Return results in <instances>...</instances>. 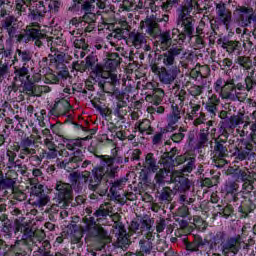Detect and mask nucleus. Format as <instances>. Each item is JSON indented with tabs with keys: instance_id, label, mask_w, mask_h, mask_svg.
Segmentation results:
<instances>
[{
	"instance_id": "obj_1",
	"label": "nucleus",
	"mask_w": 256,
	"mask_h": 256,
	"mask_svg": "<svg viewBox=\"0 0 256 256\" xmlns=\"http://www.w3.org/2000/svg\"><path fill=\"white\" fill-rule=\"evenodd\" d=\"M129 163V157L124 156H101V166L95 167L92 172L84 171L82 173L72 172L69 175L70 183L57 182L56 191L58 205L60 207H69V204L73 200V190L76 193H81L83 187L88 185L90 191L99 189V183L103 180V177H109V179H115V174L119 171V165H125Z\"/></svg>"
},
{
	"instance_id": "obj_2",
	"label": "nucleus",
	"mask_w": 256,
	"mask_h": 256,
	"mask_svg": "<svg viewBox=\"0 0 256 256\" xmlns=\"http://www.w3.org/2000/svg\"><path fill=\"white\" fill-rule=\"evenodd\" d=\"M1 31L8 34V41L16 43H31L35 41L36 47H43L42 39L47 38V34L41 32V29L26 28L24 32L17 34V18L9 15L1 21Z\"/></svg>"
},
{
	"instance_id": "obj_3",
	"label": "nucleus",
	"mask_w": 256,
	"mask_h": 256,
	"mask_svg": "<svg viewBox=\"0 0 256 256\" xmlns=\"http://www.w3.org/2000/svg\"><path fill=\"white\" fill-rule=\"evenodd\" d=\"M88 215L83 218L82 232L89 239H94L98 243H103L107 239V230L101 226L99 219L109 217V209L105 205H100V207L93 213L91 209H87ZM93 213V216L91 215Z\"/></svg>"
},
{
	"instance_id": "obj_4",
	"label": "nucleus",
	"mask_w": 256,
	"mask_h": 256,
	"mask_svg": "<svg viewBox=\"0 0 256 256\" xmlns=\"http://www.w3.org/2000/svg\"><path fill=\"white\" fill-rule=\"evenodd\" d=\"M14 79L19 81L23 86L24 93L32 97H41V93H49L51 88L49 86H38L36 83L41 81V74L36 73L31 75L29 66L14 67Z\"/></svg>"
},
{
	"instance_id": "obj_5",
	"label": "nucleus",
	"mask_w": 256,
	"mask_h": 256,
	"mask_svg": "<svg viewBox=\"0 0 256 256\" xmlns=\"http://www.w3.org/2000/svg\"><path fill=\"white\" fill-rule=\"evenodd\" d=\"M42 63L45 67L55 69V73H49L46 75L45 83L50 85H57V83H61L62 87H65V82L67 81V78L70 77L69 68H67V65L65 64V54H49L48 58H42Z\"/></svg>"
},
{
	"instance_id": "obj_6",
	"label": "nucleus",
	"mask_w": 256,
	"mask_h": 256,
	"mask_svg": "<svg viewBox=\"0 0 256 256\" xmlns=\"http://www.w3.org/2000/svg\"><path fill=\"white\" fill-rule=\"evenodd\" d=\"M66 149L68 152V158H65L58 165L60 169H65L68 173H72L75 169H86L88 165H91V161L85 160V154H83V142L80 139L70 140L66 143Z\"/></svg>"
},
{
	"instance_id": "obj_7",
	"label": "nucleus",
	"mask_w": 256,
	"mask_h": 256,
	"mask_svg": "<svg viewBox=\"0 0 256 256\" xmlns=\"http://www.w3.org/2000/svg\"><path fill=\"white\" fill-rule=\"evenodd\" d=\"M141 29H146V33L156 39V47H159L162 51H168L173 45H179L173 38V29L161 32L159 23L153 18H146L142 21Z\"/></svg>"
},
{
	"instance_id": "obj_8",
	"label": "nucleus",
	"mask_w": 256,
	"mask_h": 256,
	"mask_svg": "<svg viewBox=\"0 0 256 256\" xmlns=\"http://www.w3.org/2000/svg\"><path fill=\"white\" fill-rule=\"evenodd\" d=\"M123 107H127L126 101H119L116 105V109L114 111V115H116L117 119H114L113 122H110L108 125V131L110 132V137L112 139H119V141H127V119L125 115H127V111H123Z\"/></svg>"
},
{
	"instance_id": "obj_9",
	"label": "nucleus",
	"mask_w": 256,
	"mask_h": 256,
	"mask_svg": "<svg viewBox=\"0 0 256 256\" xmlns=\"http://www.w3.org/2000/svg\"><path fill=\"white\" fill-rule=\"evenodd\" d=\"M6 157L8 159V162L6 163V168L8 171L4 173L3 170L0 169V193L1 191H7V189H15V184L17 183V179L19 177L17 171L13 170L15 165H17V163H15L17 153L12 150H7ZM0 204H4L3 198H0Z\"/></svg>"
},
{
	"instance_id": "obj_10",
	"label": "nucleus",
	"mask_w": 256,
	"mask_h": 256,
	"mask_svg": "<svg viewBox=\"0 0 256 256\" xmlns=\"http://www.w3.org/2000/svg\"><path fill=\"white\" fill-rule=\"evenodd\" d=\"M195 20L189 16L188 19H177V28H173V39L180 46L189 45L195 37Z\"/></svg>"
},
{
	"instance_id": "obj_11",
	"label": "nucleus",
	"mask_w": 256,
	"mask_h": 256,
	"mask_svg": "<svg viewBox=\"0 0 256 256\" xmlns=\"http://www.w3.org/2000/svg\"><path fill=\"white\" fill-rule=\"evenodd\" d=\"M233 20L238 27L251 29L256 23V11L251 6H237L233 11Z\"/></svg>"
},
{
	"instance_id": "obj_12",
	"label": "nucleus",
	"mask_w": 256,
	"mask_h": 256,
	"mask_svg": "<svg viewBox=\"0 0 256 256\" xmlns=\"http://www.w3.org/2000/svg\"><path fill=\"white\" fill-rule=\"evenodd\" d=\"M105 183H101L103 180L100 181L98 184L97 190H92L94 193H97L100 197H105L107 195L109 188H110V194L113 199H119L121 197L120 191L123 190V187H125V184L127 183V179L121 178L119 180L112 181L113 178H109L107 176Z\"/></svg>"
},
{
	"instance_id": "obj_13",
	"label": "nucleus",
	"mask_w": 256,
	"mask_h": 256,
	"mask_svg": "<svg viewBox=\"0 0 256 256\" xmlns=\"http://www.w3.org/2000/svg\"><path fill=\"white\" fill-rule=\"evenodd\" d=\"M224 198L228 203H241L246 197L245 190L239 191V181L228 180L224 183L221 188Z\"/></svg>"
},
{
	"instance_id": "obj_14",
	"label": "nucleus",
	"mask_w": 256,
	"mask_h": 256,
	"mask_svg": "<svg viewBox=\"0 0 256 256\" xmlns=\"http://www.w3.org/2000/svg\"><path fill=\"white\" fill-rule=\"evenodd\" d=\"M218 25H223L228 33H235L233 27V12L227 8V4L219 2L216 4V21Z\"/></svg>"
},
{
	"instance_id": "obj_15",
	"label": "nucleus",
	"mask_w": 256,
	"mask_h": 256,
	"mask_svg": "<svg viewBox=\"0 0 256 256\" xmlns=\"http://www.w3.org/2000/svg\"><path fill=\"white\" fill-rule=\"evenodd\" d=\"M35 135H27L25 132L22 133L21 139L18 142V145L15 147L14 151L18 154L19 159H27L29 155H35L37 150L35 147Z\"/></svg>"
},
{
	"instance_id": "obj_16",
	"label": "nucleus",
	"mask_w": 256,
	"mask_h": 256,
	"mask_svg": "<svg viewBox=\"0 0 256 256\" xmlns=\"http://www.w3.org/2000/svg\"><path fill=\"white\" fill-rule=\"evenodd\" d=\"M63 93H65L66 96L61 98L58 102L54 103V105L48 112V115H51L53 117H59V115H67V113H71V110L73 109L71 102H69V95H71V87L66 86L63 89Z\"/></svg>"
},
{
	"instance_id": "obj_17",
	"label": "nucleus",
	"mask_w": 256,
	"mask_h": 256,
	"mask_svg": "<svg viewBox=\"0 0 256 256\" xmlns=\"http://www.w3.org/2000/svg\"><path fill=\"white\" fill-rule=\"evenodd\" d=\"M231 175L235 181H241L244 193H251L255 189L256 173H247L245 170L233 169Z\"/></svg>"
},
{
	"instance_id": "obj_18",
	"label": "nucleus",
	"mask_w": 256,
	"mask_h": 256,
	"mask_svg": "<svg viewBox=\"0 0 256 256\" xmlns=\"http://www.w3.org/2000/svg\"><path fill=\"white\" fill-rule=\"evenodd\" d=\"M185 55V48L180 45L173 44L165 53L159 55L158 59L163 62L164 67H177L176 59H181Z\"/></svg>"
},
{
	"instance_id": "obj_19",
	"label": "nucleus",
	"mask_w": 256,
	"mask_h": 256,
	"mask_svg": "<svg viewBox=\"0 0 256 256\" xmlns=\"http://www.w3.org/2000/svg\"><path fill=\"white\" fill-rule=\"evenodd\" d=\"M256 209V188L251 190L250 193H246L244 200H241V204L238 207L239 219H249V215Z\"/></svg>"
},
{
	"instance_id": "obj_20",
	"label": "nucleus",
	"mask_w": 256,
	"mask_h": 256,
	"mask_svg": "<svg viewBox=\"0 0 256 256\" xmlns=\"http://www.w3.org/2000/svg\"><path fill=\"white\" fill-rule=\"evenodd\" d=\"M83 71H90V77L95 81L96 79H105L103 76V65L97 63V56L90 54L85 59Z\"/></svg>"
},
{
	"instance_id": "obj_21",
	"label": "nucleus",
	"mask_w": 256,
	"mask_h": 256,
	"mask_svg": "<svg viewBox=\"0 0 256 256\" xmlns=\"http://www.w3.org/2000/svg\"><path fill=\"white\" fill-rule=\"evenodd\" d=\"M245 123V119L243 116L232 115L225 121L220 122L219 133H222L223 137H229L233 129L239 127V125H243Z\"/></svg>"
},
{
	"instance_id": "obj_22",
	"label": "nucleus",
	"mask_w": 256,
	"mask_h": 256,
	"mask_svg": "<svg viewBox=\"0 0 256 256\" xmlns=\"http://www.w3.org/2000/svg\"><path fill=\"white\" fill-rule=\"evenodd\" d=\"M155 241V233H144L141 239L138 242V250L137 256H147L153 253L154 245L153 242Z\"/></svg>"
},
{
	"instance_id": "obj_23",
	"label": "nucleus",
	"mask_w": 256,
	"mask_h": 256,
	"mask_svg": "<svg viewBox=\"0 0 256 256\" xmlns=\"http://www.w3.org/2000/svg\"><path fill=\"white\" fill-rule=\"evenodd\" d=\"M218 43L219 45H221L222 49L226 50L228 55H235V57L242 55L243 49H245V47L247 46V44L243 41L228 39H219Z\"/></svg>"
},
{
	"instance_id": "obj_24",
	"label": "nucleus",
	"mask_w": 256,
	"mask_h": 256,
	"mask_svg": "<svg viewBox=\"0 0 256 256\" xmlns=\"http://www.w3.org/2000/svg\"><path fill=\"white\" fill-rule=\"evenodd\" d=\"M97 0H86L81 4V12L84 13V21H89V29L97 27V15L95 14V3Z\"/></svg>"
},
{
	"instance_id": "obj_25",
	"label": "nucleus",
	"mask_w": 256,
	"mask_h": 256,
	"mask_svg": "<svg viewBox=\"0 0 256 256\" xmlns=\"http://www.w3.org/2000/svg\"><path fill=\"white\" fill-rule=\"evenodd\" d=\"M173 169H168L164 167L156 172L153 182V191H159L161 187H165V183H171L173 179Z\"/></svg>"
},
{
	"instance_id": "obj_26",
	"label": "nucleus",
	"mask_w": 256,
	"mask_h": 256,
	"mask_svg": "<svg viewBox=\"0 0 256 256\" xmlns=\"http://www.w3.org/2000/svg\"><path fill=\"white\" fill-rule=\"evenodd\" d=\"M179 73H181V69L178 66L161 67L160 75L158 76L160 83L171 85L177 79Z\"/></svg>"
},
{
	"instance_id": "obj_27",
	"label": "nucleus",
	"mask_w": 256,
	"mask_h": 256,
	"mask_svg": "<svg viewBox=\"0 0 256 256\" xmlns=\"http://www.w3.org/2000/svg\"><path fill=\"white\" fill-rule=\"evenodd\" d=\"M229 136H223V133H220L218 138L215 139L214 147H213V155L215 159H224L229 155V150H227V143Z\"/></svg>"
},
{
	"instance_id": "obj_28",
	"label": "nucleus",
	"mask_w": 256,
	"mask_h": 256,
	"mask_svg": "<svg viewBox=\"0 0 256 256\" xmlns=\"http://www.w3.org/2000/svg\"><path fill=\"white\" fill-rule=\"evenodd\" d=\"M255 149L256 146L253 142L244 141L242 142V146L237 151L236 159L238 161H251L253 157H255Z\"/></svg>"
},
{
	"instance_id": "obj_29",
	"label": "nucleus",
	"mask_w": 256,
	"mask_h": 256,
	"mask_svg": "<svg viewBox=\"0 0 256 256\" xmlns=\"http://www.w3.org/2000/svg\"><path fill=\"white\" fill-rule=\"evenodd\" d=\"M179 156V149H177V147H173L170 151L164 152L161 157L163 167L166 169H173L177 167V164L179 163Z\"/></svg>"
},
{
	"instance_id": "obj_30",
	"label": "nucleus",
	"mask_w": 256,
	"mask_h": 256,
	"mask_svg": "<svg viewBox=\"0 0 256 256\" xmlns=\"http://www.w3.org/2000/svg\"><path fill=\"white\" fill-rule=\"evenodd\" d=\"M171 183H174L175 189L179 191V193H185V191L191 189V180L183 175V173L174 172Z\"/></svg>"
},
{
	"instance_id": "obj_31",
	"label": "nucleus",
	"mask_w": 256,
	"mask_h": 256,
	"mask_svg": "<svg viewBox=\"0 0 256 256\" xmlns=\"http://www.w3.org/2000/svg\"><path fill=\"white\" fill-rule=\"evenodd\" d=\"M45 13H47V7H45L44 1H37L29 8L28 17L32 21H41L43 17H45Z\"/></svg>"
},
{
	"instance_id": "obj_32",
	"label": "nucleus",
	"mask_w": 256,
	"mask_h": 256,
	"mask_svg": "<svg viewBox=\"0 0 256 256\" xmlns=\"http://www.w3.org/2000/svg\"><path fill=\"white\" fill-rule=\"evenodd\" d=\"M121 56L117 52H112L107 55L106 61L104 63L103 71L106 70L107 72L114 73L117 71L119 65H121Z\"/></svg>"
},
{
	"instance_id": "obj_33",
	"label": "nucleus",
	"mask_w": 256,
	"mask_h": 256,
	"mask_svg": "<svg viewBox=\"0 0 256 256\" xmlns=\"http://www.w3.org/2000/svg\"><path fill=\"white\" fill-rule=\"evenodd\" d=\"M196 161L197 159L195 156H191L189 154L180 155L178 156V163L176 164V167L183 165L182 173H193Z\"/></svg>"
},
{
	"instance_id": "obj_34",
	"label": "nucleus",
	"mask_w": 256,
	"mask_h": 256,
	"mask_svg": "<svg viewBox=\"0 0 256 256\" xmlns=\"http://www.w3.org/2000/svg\"><path fill=\"white\" fill-rule=\"evenodd\" d=\"M193 9H199V2H197V0H186L181 6L177 19H189V17H193L191 16Z\"/></svg>"
},
{
	"instance_id": "obj_35",
	"label": "nucleus",
	"mask_w": 256,
	"mask_h": 256,
	"mask_svg": "<svg viewBox=\"0 0 256 256\" xmlns=\"http://www.w3.org/2000/svg\"><path fill=\"white\" fill-rule=\"evenodd\" d=\"M33 59V54L29 50L17 49L16 54L11 58L12 65H17V63H22L23 67H27V63H31Z\"/></svg>"
},
{
	"instance_id": "obj_36",
	"label": "nucleus",
	"mask_w": 256,
	"mask_h": 256,
	"mask_svg": "<svg viewBox=\"0 0 256 256\" xmlns=\"http://www.w3.org/2000/svg\"><path fill=\"white\" fill-rule=\"evenodd\" d=\"M235 64L239 65L241 71H243L242 75L247 76L249 73H254V75H256L255 69H253V65L249 57L238 55L235 59Z\"/></svg>"
},
{
	"instance_id": "obj_37",
	"label": "nucleus",
	"mask_w": 256,
	"mask_h": 256,
	"mask_svg": "<svg viewBox=\"0 0 256 256\" xmlns=\"http://www.w3.org/2000/svg\"><path fill=\"white\" fill-rule=\"evenodd\" d=\"M1 221V233L5 237V239H11L13 237L14 233V225L13 221L9 220V217H7V214H2L0 216Z\"/></svg>"
},
{
	"instance_id": "obj_38",
	"label": "nucleus",
	"mask_w": 256,
	"mask_h": 256,
	"mask_svg": "<svg viewBox=\"0 0 256 256\" xmlns=\"http://www.w3.org/2000/svg\"><path fill=\"white\" fill-rule=\"evenodd\" d=\"M221 103V100L217 95H212L208 101L204 105V109L207 111L208 115H210L211 119H215L217 117V106Z\"/></svg>"
},
{
	"instance_id": "obj_39",
	"label": "nucleus",
	"mask_w": 256,
	"mask_h": 256,
	"mask_svg": "<svg viewBox=\"0 0 256 256\" xmlns=\"http://www.w3.org/2000/svg\"><path fill=\"white\" fill-rule=\"evenodd\" d=\"M163 97H165V91L161 88L154 89L152 94L146 96L147 103H151L152 106L161 105L163 103Z\"/></svg>"
},
{
	"instance_id": "obj_40",
	"label": "nucleus",
	"mask_w": 256,
	"mask_h": 256,
	"mask_svg": "<svg viewBox=\"0 0 256 256\" xmlns=\"http://www.w3.org/2000/svg\"><path fill=\"white\" fill-rule=\"evenodd\" d=\"M209 145V129H200L197 134L196 150L205 149Z\"/></svg>"
},
{
	"instance_id": "obj_41",
	"label": "nucleus",
	"mask_w": 256,
	"mask_h": 256,
	"mask_svg": "<svg viewBox=\"0 0 256 256\" xmlns=\"http://www.w3.org/2000/svg\"><path fill=\"white\" fill-rule=\"evenodd\" d=\"M27 255V252L23 250V245L19 242H16L12 246H6V249L4 251V255L2 256H25Z\"/></svg>"
},
{
	"instance_id": "obj_42",
	"label": "nucleus",
	"mask_w": 256,
	"mask_h": 256,
	"mask_svg": "<svg viewBox=\"0 0 256 256\" xmlns=\"http://www.w3.org/2000/svg\"><path fill=\"white\" fill-rule=\"evenodd\" d=\"M144 169L147 170L148 173H157V171H159L157 159H155V155L153 153H148L146 155Z\"/></svg>"
},
{
	"instance_id": "obj_43",
	"label": "nucleus",
	"mask_w": 256,
	"mask_h": 256,
	"mask_svg": "<svg viewBox=\"0 0 256 256\" xmlns=\"http://www.w3.org/2000/svg\"><path fill=\"white\" fill-rule=\"evenodd\" d=\"M44 145L46 147V158L57 159V155H59V150H57V145H55V142L51 141V139L49 138H46L44 140Z\"/></svg>"
},
{
	"instance_id": "obj_44",
	"label": "nucleus",
	"mask_w": 256,
	"mask_h": 256,
	"mask_svg": "<svg viewBox=\"0 0 256 256\" xmlns=\"http://www.w3.org/2000/svg\"><path fill=\"white\" fill-rule=\"evenodd\" d=\"M71 23L72 25H75V27H81L84 33H93V31H97V27L89 28L91 22H89V20L83 19V16L79 18H72Z\"/></svg>"
},
{
	"instance_id": "obj_45",
	"label": "nucleus",
	"mask_w": 256,
	"mask_h": 256,
	"mask_svg": "<svg viewBox=\"0 0 256 256\" xmlns=\"http://www.w3.org/2000/svg\"><path fill=\"white\" fill-rule=\"evenodd\" d=\"M179 119H181V108H179L177 104L171 105V113L168 115L167 123H170V125H177Z\"/></svg>"
},
{
	"instance_id": "obj_46",
	"label": "nucleus",
	"mask_w": 256,
	"mask_h": 256,
	"mask_svg": "<svg viewBox=\"0 0 256 256\" xmlns=\"http://www.w3.org/2000/svg\"><path fill=\"white\" fill-rule=\"evenodd\" d=\"M185 99H187V91H185V89H180L178 93L174 94V97L169 99V102L171 105L179 107V105H184Z\"/></svg>"
},
{
	"instance_id": "obj_47",
	"label": "nucleus",
	"mask_w": 256,
	"mask_h": 256,
	"mask_svg": "<svg viewBox=\"0 0 256 256\" xmlns=\"http://www.w3.org/2000/svg\"><path fill=\"white\" fill-rule=\"evenodd\" d=\"M30 195L31 197H37L40 205H45V190L43 189V185L33 186Z\"/></svg>"
},
{
	"instance_id": "obj_48",
	"label": "nucleus",
	"mask_w": 256,
	"mask_h": 256,
	"mask_svg": "<svg viewBox=\"0 0 256 256\" xmlns=\"http://www.w3.org/2000/svg\"><path fill=\"white\" fill-rule=\"evenodd\" d=\"M219 215L224 217V219H229L235 217V208L231 204L218 205Z\"/></svg>"
},
{
	"instance_id": "obj_49",
	"label": "nucleus",
	"mask_w": 256,
	"mask_h": 256,
	"mask_svg": "<svg viewBox=\"0 0 256 256\" xmlns=\"http://www.w3.org/2000/svg\"><path fill=\"white\" fill-rule=\"evenodd\" d=\"M6 63H3V61L0 60V79H5L9 73V67L13 65V62L11 59H13V52L11 53V57L7 58L4 57Z\"/></svg>"
},
{
	"instance_id": "obj_50",
	"label": "nucleus",
	"mask_w": 256,
	"mask_h": 256,
	"mask_svg": "<svg viewBox=\"0 0 256 256\" xmlns=\"http://www.w3.org/2000/svg\"><path fill=\"white\" fill-rule=\"evenodd\" d=\"M137 129L141 135H151L153 133V127H151V121L149 119H144L140 122Z\"/></svg>"
},
{
	"instance_id": "obj_51",
	"label": "nucleus",
	"mask_w": 256,
	"mask_h": 256,
	"mask_svg": "<svg viewBox=\"0 0 256 256\" xmlns=\"http://www.w3.org/2000/svg\"><path fill=\"white\" fill-rule=\"evenodd\" d=\"M157 195H159L160 201H171V195H173V190L170 187L163 186L161 189L154 190Z\"/></svg>"
},
{
	"instance_id": "obj_52",
	"label": "nucleus",
	"mask_w": 256,
	"mask_h": 256,
	"mask_svg": "<svg viewBox=\"0 0 256 256\" xmlns=\"http://www.w3.org/2000/svg\"><path fill=\"white\" fill-rule=\"evenodd\" d=\"M199 111H201V105L195 104L194 102L189 103V108L186 114V117L189 121H193L197 115H199Z\"/></svg>"
},
{
	"instance_id": "obj_53",
	"label": "nucleus",
	"mask_w": 256,
	"mask_h": 256,
	"mask_svg": "<svg viewBox=\"0 0 256 256\" xmlns=\"http://www.w3.org/2000/svg\"><path fill=\"white\" fill-rule=\"evenodd\" d=\"M43 157L45 155L29 154L26 158H22L23 161H29L33 167H39L43 163Z\"/></svg>"
},
{
	"instance_id": "obj_54",
	"label": "nucleus",
	"mask_w": 256,
	"mask_h": 256,
	"mask_svg": "<svg viewBox=\"0 0 256 256\" xmlns=\"http://www.w3.org/2000/svg\"><path fill=\"white\" fill-rule=\"evenodd\" d=\"M186 143L190 149L197 151V132L195 130L188 132Z\"/></svg>"
},
{
	"instance_id": "obj_55",
	"label": "nucleus",
	"mask_w": 256,
	"mask_h": 256,
	"mask_svg": "<svg viewBox=\"0 0 256 256\" xmlns=\"http://www.w3.org/2000/svg\"><path fill=\"white\" fill-rule=\"evenodd\" d=\"M186 131L187 129L180 127L178 132L172 133L169 137L173 143L179 144L181 141H183V139H185Z\"/></svg>"
},
{
	"instance_id": "obj_56",
	"label": "nucleus",
	"mask_w": 256,
	"mask_h": 256,
	"mask_svg": "<svg viewBox=\"0 0 256 256\" xmlns=\"http://www.w3.org/2000/svg\"><path fill=\"white\" fill-rule=\"evenodd\" d=\"M95 83H98L99 87L101 89H103L104 84L101 81V79H97L93 80V78H91V75L89 76V78L85 81V89H87V91H95Z\"/></svg>"
},
{
	"instance_id": "obj_57",
	"label": "nucleus",
	"mask_w": 256,
	"mask_h": 256,
	"mask_svg": "<svg viewBox=\"0 0 256 256\" xmlns=\"http://www.w3.org/2000/svg\"><path fill=\"white\" fill-rule=\"evenodd\" d=\"M222 71H231L232 69H239V66L233 65V60L230 58H224L220 63H219Z\"/></svg>"
},
{
	"instance_id": "obj_58",
	"label": "nucleus",
	"mask_w": 256,
	"mask_h": 256,
	"mask_svg": "<svg viewBox=\"0 0 256 256\" xmlns=\"http://www.w3.org/2000/svg\"><path fill=\"white\" fill-rule=\"evenodd\" d=\"M140 233H153V226H151V219L141 220L140 222Z\"/></svg>"
},
{
	"instance_id": "obj_59",
	"label": "nucleus",
	"mask_w": 256,
	"mask_h": 256,
	"mask_svg": "<svg viewBox=\"0 0 256 256\" xmlns=\"http://www.w3.org/2000/svg\"><path fill=\"white\" fill-rule=\"evenodd\" d=\"M207 243L209 245H213V248L215 247V245H220V247H223L225 243V233L223 232L216 233V235L213 237V242L210 243L209 241H207Z\"/></svg>"
},
{
	"instance_id": "obj_60",
	"label": "nucleus",
	"mask_w": 256,
	"mask_h": 256,
	"mask_svg": "<svg viewBox=\"0 0 256 256\" xmlns=\"http://www.w3.org/2000/svg\"><path fill=\"white\" fill-rule=\"evenodd\" d=\"M91 103L94 109H96L102 117H107V108L101 106V99H94Z\"/></svg>"
},
{
	"instance_id": "obj_61",
	"label": "nucleus",
	"mask_w": 256,
	"mask_h": 256,
	"mask_svg": "<svg viewBox=\"0 0 256 256\" xmlns=\"http://www.w3.org/2000/svg\"><path fill=\"white\" fill-rule=\"evenodd\" d=\"M29 232V228L25 226V224L21 223V221L16 220L14 223V233L17 235V233H23V235H27Z\"/></svg>"
},
{
	"instance_id": "obj_62",
	"label": "nucleus",
	"mask_w": 256,
	"mask_h": 256,
	"mask_svg": "<svg viewBox=\"0 0 256 256\" xmlns=\"http://www.w3.org/2000/svg\"><path fill=\"white\" fill-rule=\"evenodd\" d=\"M73 45L75 49H82V51H87V49H89V44H87L85 38H75Z\"/></svg>"
},
{
	"instance_id": "obj_63",
	"label": "nucleus",
	"mask_w": 256,
	"mask_h": 256,
	"mask_svg": "<svg viewBox=\"0 0 256 256\" xmlns=\"http://www.w3.org/2000/svg\"><path fill=\"white\" fill-rule=\"evenodd\" d=\"M141 155H143L141 149L136 148L128 151L126 157H129V161H139V159H141Z\"/></svg>"
},
{
	"instance_id": "obj_64",
	"label": "nucleus",
	"mask_w": 256,
	"mask_h": 256,
	"mask_svg": "<svg viewBox=\"0 0 256 256\" xmlns=\"http://www.w3.org/2000/svg\"><path fill=\"white\" fill-rule=\"evenodd\" d=\"M110 37H113L115 41H121L125 39V29L123 28H116L111 34Z\"/></svg>"
}]
</instances>
